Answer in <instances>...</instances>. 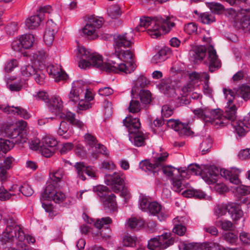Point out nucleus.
<instances>
[{
	"label": "nucleus",
	"mask_w": 250,
	"mask_h": 250,
	"mask_svg": "<svg viewBox=\"0 0 250 250\" xmlns=\"http://www.w3.org/2000/svg\"><path fill=\"white\" fill-rule=\"evenodd\" d=\"M133 33H125L115 36L114 47V53L108 60L104 63L102 56L91 53L83 46L78 45L76 50V56L79 59V66L86 69L91 66L108 72L130 73L134 71L136 65L134 62V54L130 49H126L131 44Z\"/></svg>",
	"instance_id": "nucleus-1"
},
{
	"label": "nucleus",
	"mask_w": 250,
	"mask_h": 250,
	"mask_svg": "<svg viewBox=\"0 0 250 250\" xmlns=\"http://www.w3.org/2000/svg\"><path fill=\"white\" fill-rule=\"evenodd\" d=\"M140 27L146 29L147 33L153 38H157L163 33H167L175 26L174 18L167 17L163 18L157 16L153 18L148 17H142L140 19Z\"/></svg>",
	"instance_id": "nucleus-2"
},
{
	"label": "nucleus",
	"mask_w": 250,
	"mask_h": 250,
	"mask_svg": "<svg viewBox=\"0 0 250 250\" xmlns=\"http://www.w3.org/2000/svg\"><path fill=\"white\" fill-rule=\"evenodd\" d=\"M70 102L78 103V108L85 110L91 107L90 102L93 100L92 93L87 91L84 82L82 80L74 81L68 94Z\"/></svg>",
	"instance_id": "nucleus-3"
},
{
	"label": "nucleus",
	"mask_w": 250,
	"mask_h": 250,
	"mask_svg": "<svg viewBox=\"0 0 250 250\" xmlns=\"http://www.w3.org/2000/svg\"><path fill=\"white\" fill-rule=\"evenodd\" d=\"M4 221L7 223L6 228L2 232L0 241L1 244L12 242L14 239L21 242L26 241L28 243H34L35 239L30 235L26 236L21 226L18 225L12 218H5Z\"/></svg>",
	"instance_id": "nucleus-4"
},
{
	"label": "nucleus",
	"mask_w": 250,
	"mask_h": 250,
	"mask_svg": "<svg viewBox=\"0 0 250 250\" xmlns=\"http://www.w3.org/2000/svg\"><path fill=\"white\" fill-rule=\"evenodd\" d=\"M49 109L54 113L56 117L60 118H64L72 125L81 129H83L85 125L81 121L75 118V114L70 111H66L65 113H62L63 103L61 98L57 95L52 97L49 99L47 104Z\"/></svg>",
	"instance_id": "nucleus-5"
},
{
	"label": "nucleus",
	"mask_w": 250,
	"mask_h": 250,
	"mask_svg": "<svg viewBox=\"0 0 250 250\" xmlns=\"http://www.w3.org/2000/svg\"><path fill=\"white\" fill-rule=\"evenodd\" d=\"M123 123L128 129V137L130 142L137 147L144 146L147 138L146 134L139 130L141 126L139 119L129 116L123 120Z\"/></svg>",
	"instance_id": "nucleus-6"
},
{
	"label": "nucleus",
	"mask_w": 250,
	"mask_h": 250,
	"mask_svg": "<svg viewBox=\"0 0 250 250\" xmlns=\"http://www.w3.org/2000/svg\"><path fill=\"white\" fill-rule=\"evenodd\" d=\"M226 15L232 22L239 23L242 30L250 32V10L237 8L228 9Z\"/></svg>",
	"instance_id": "nucleus-7"
},
{
	"label": "nucleus",
	"mask_w": 250,
	"mask_h": 250,
	"mask_svg": "<svg viewBox=\"0 0 250 250\" xmlns=\"http://www.w3.org/2000/svg\"><path fill=\"white\" fill-rule=\"evenodd\" d=\"M188 172H190L194 175H200L203 179L208 184H212L215 181L218 176V168L213 166H199L197 164H191L187 169Z\"/></svg>",
	"instance_id": "nucleus-8"
},
{
	"label": "nucleus",
	"mask_w": 250,
	"mask_h": 250,
	"mask_svg": "<svg viewBox=\"0 0 250 250\" xmlns=\"http://www.w3.org/2000/svg\"><path fill=\"white\" fill-rule=\"evenodd\" d=\"M0 135L12 139L11 143L23 144L26 142V135L20 131L18 125L15 124H7L0 125Z\"/></svg>",
	"instance_id": "nucleus-9"
},
{
	"label": "nucleus",
	"mask_w": 250,
	"mask_h": 250,
	"mask_svg": "<svg viewBox=\"0 0 250 250\" xmlns=\"http://www.w3.org/2000/svg\"><path fill=\"white\" fill-rule=\"evenodd\" d=\"M103 23V19L102 17L89 16L85 25L82 29L83 36L90 40L97 39L99 36V30Z\"/></svg>",
	"instance_id": "nucleus-10"
},
{
	"label": "nucleus",
	"mask_w": 250,
	"mask_h": 250,
	"mask_svg": "<svg viewBox=\"0 0 250 250\" xmlns=\"http://www.w3.org/2000/svg\"><path fill=\"white\" fill-rule=\"evenodd\" d=\"M168 156V154L166 151H162L160 149V152L156 153L154 156L153 163L150 162L149 160H145L140 163V167L144 171H149L153 173L155 175L156 169L163 166L164 163L166 161Z\"/></svg>",
	"instance_id": "nucleus-11"
},
{
	"label": "nucleus",
	"mask_w": 250,
	"mask_h": 250,
	"mask_svg": "<svg viewBox=\"0 0 250 250\" xmlns=\"http://www.w3.org/2000/svg\"><path fill=\"white\" fill-rule=\"evenodd\" d=\"M93 189L97 192L104 207L110 210H114L116 208V196L112 193L109 194L108 189L106 187L100 185L94 188Z\"/></svg>",
	"instance_id": "nucleus-12"
},
{
	"label": "nucleus",
	"mask_w": 250,
	"mask_h": 250,
	"mask_svg": "<svg viewBox=\"0 0 250 250\" xmlns=\"http://www.w3.org/2000/svg\"><path fill=\"white\" fill-rule=\"evenodd\" d=\"M125 176L124 173L119 171L115 172L113 174L106 175L105 176V183L111 188L115 193L119 192L123 185H124Z\"/></svg>",
	"instance_id": "nucleus-13"
},
{
	"label": "nucleus",
	"mask_w": 250,
	"mask_h": 250,
	"mask_svg": "<svg viewBox=\"0 0 250 250\" xmlns=\"http://www.w3.org/2000/svg\"><path fill=\"white\" fill-rule=\"evenodd\" d=\"M74 167L77 173V177L83 181L86 180L84 173L91 178L96 179L97 178L96 167L87 166L83 162H77L75 164Z\"/></svg>",
	"instance_id": "nucleus-14"
},
{
	"label": "nucleus",
	"mask_w": 250,
	"mask_h": 250,
	"mask_svg": "<svg viewBox=\"0 0 250 250\" xmlns=\"http://www.w3.org/2000/svg\"><path fill=\"white\" fill-rule=\"evenodd\" d=\"M53 200L55 203H60L65 199V194L61 191H57L52 185H48L42 193L41 200Z\"/></svg>",
	"instance_id": "nucleus-15"
},
{
	"label": "nucleus",
	"mask_w": 250,
	"mask_h": 250,
	"mask_svg": "<svg viewBox=\"0 0 250 250\" xmlns=\"http://www.w3.org/2000/svg\"><path fill=\"white\" fill-rule=\"evenodd\" d=\"M219 171L218 176H217L216 180L212 184H214L217 181L219 177L220 176L224 177L226 180H229L231 183L237 185L240 183V180L238 179V175L241 172L239 169L236 168H232L230 170L226 169H221Z\"/></svg>",
	"instance_id": "nucleus-16"
},
{
	"label": "nucleus",
	"mask_w": 250,
	"mask_h": 250,
	"mask_svg": "<svg viewBox=\"0 0 250 250\" xmlns=\"http://www.w3.org/2000/svg\"><path fill=\"white\" fill-rule=\"evenodd\" d=\"M146 212L151 215L157 216L160 221L166 220L169 216L168 211L155 201L151 202Z\"/></svg>",
	"instance_id": "nucleus-17"
},
{
	"label": "nucleus",
	"mask_w": 250,
	"mask_h": 250,
	"mask_svg": "<svg viewBox=\"0 0 250 250\" xmlns=\"http://www.w3.org/2000/svg\"><path fill=\"white\" fill-rule=\"evenodd\" d=\"M57 30V24L52 20H48L43 35V40L47 45H50L52 43Z\"/></svg>",
	"instance_id": "nucleus-18"
},
{
	"label": "nucleus",
	"mask_w": 250,
	"mask_h": 250,
	"mask_svg": "<svg viewBox=\"0 0 250 250\" xmlns=\"http://www.w3.org/2000/svg\"><path fill=\"white\" fill-rule=\"evenodd\" d=\"M0 110L11 115H19L25 119H28L31 117V115L27 110L21 106L0 105Z\"/></svg>",
	"instance_id": "nucleus-19"
},
{
	"label": "nucleus",
	"mask_w": 250,
	"mask_h": 250,
	"mask_svg": "<svg viewBox=\"0 0 250 250\" xmlns=\"http://www.w3.org/2000/svg\"><path fill=\"white\" fill-rule=\"evenodd\" d=\"M46 71L56 82L65 80L67 78V75L62 70L59 65L49 64L46 67Z\"/></svg>",
	"instance_id": "nucleus-20"
},
{
	"label": "nucleus",
	"mask_w": 250,
	"mask_h": 250,
	"mask_svg": "<svg viewBox=\"0 0 250 250\" xmlns=\"http://www.w3.org/2000/svg\"><path fill=\"white\" fill-rule=\"evenodd\" d=\"M208 69L210 72H212L216 68L220 67L221 63L216 54V50L212 46L210 45L208 48Z\"/></svg>",
	"instance_id": "nucleus-21"
},
{
	"label": "nucleus",
	"mask_w": 250,
	"mask_h": 250,
	"mask_svg": "<svg viewBox=\"0 0 250 250\" xmlns=\"http://www.w3.org/2000/svg\"><path fill=\"white\" fill-rule=\"evenodd\" d=\"M112 222V220L109 217L102 218L101 219H97L94 223V225L95 229H97L95 230L94 229L92 230V233L93 236L101 237L103 238H106V235L104 234L101 229L104 225H106L110 224Z\"/></svg>",
	"instance_id": "nucleus-22"
},
{
	"label": "nucleus",
	"mask_w": 250,
	"mask_h": 250,
	"mask_svg": "<svg viewBox=\"0 0 250 250\" xmlns=\"http://www.w3.org/2000/svg\"><path fill=\"white\" fill-rule=\"evenodd\" d=\"M20 192L18 185H13L8 190L3 187L0 188V200L5 201L10 199L12 197H17Z\"/></svg>",
	"instance_id": "nucleus-23"
},
{
	"label": "nucleus",
	"mask_w": 250,
	"mask_h": 250,
	"mask_svg": "<svg viewBox=\"0 0 250 250\" xmlns=\"http://www.w3.org/2000/svg\"><path fill=\"white\" fill-rule=\"evenodd\" d=\"M234 99L232 100V104H234L237 98H241L245 101L250 99V86L249 85H242L237 90L234 91Z\"/></svg>",
	"instance_id": "nucleus-24"
},
{
	"label": "nucleus",
	"mask_w": 250,
	"mask_h": 250,
	"mask_svg": "<svg viewBox=\"0 0 250 250\" xmlns=\"http://www.w3.org/2000/svg\"><path fill=\"white\" fill-rule=\"evenodd\" d=\"M156 172L155 174H159V173H162L165 174L166 176L168 177L172 176L173 175L179 174L181 177H183V174L185 173V171H180L179 169H176L175 168L171 166H161L156 169Z\"/></svg>",
	"instance_id": "nucleus-25"
},
{
	"label": "nucleus",
	"mask_w": 250,
	"mask_h": 250,
	"mask_svg": "<svg viewBox=\"0 0 250 250\" xmlns=\"http://www.w3.org/2000/svg\"><path fill=\"white\" fill-rule=\"evenodd\" d=\"M228 212L230 215L231 218L234 220H237L241 218L243 214L241 207L235 203L229 204Z\"/></svg>",
	"instance_id": "nucleus-26"
},
{
	"label": "nucleus",
	"mask_w": 250,
	"mask_h": 250,
	"mask_svg": "<svg viewBox=\"0 0 250 250\" xmlns=\"http://www.w3.org/2000/svg\"><path fill=\"white\" fill-rule=\"evenodd\" d=\"M43 20L42 15H37L32 16L27 19L25 21L26 26L30 29H34L37 28L41 23V22Z\"/></svg>",
	"instance_id": "nucleus-27"
},
{
	"label": "nucleus",
	"mask_w": 250,
	"mask_h": 250,
	"mask_svg": "<svg viewBox=\"0 0 250 250\" xmlns=\"http://www.w3.org/2000/svg\"><path fill=\"white\" fill-rule=\"evenodd\" d=\"M16 78L14 76L5 78L7 87L11 91H19L21 89L23 86V82L21 80H18L16 82H12Z\"/></svg>",
	"instance_id": "nucleus-28"
},
{
	"label": "nucleus",
	"mask_w": 250,
	"mask_h": 250,
	"mask_svg": "<svg viewBox=\"0 0 250 250\" xmlns=\"http://www.w3.org/2000/svg\"><path fill=\"white\" fill-rule=\"evenodd\" d=\"M58 135L65 139H69L73 134V131L69 129V125L65 121L60 123V127L58 130Z\"/></svg>",
	"instance_id": "nucleus-29"
},
{
	"label": "nucleus",
	"mask_w": 250,
	"mask_h": 250,
	"mask_svg": "<svg viewBox=\"0 0 250 250\" xmlns=\"http://www.w3.org/2000/svg\"><path fill=\"white\" fill-rule=\"evenodd\" d=\"M169 50L167 48H162L160 50L151 58V62L153 63H158L165 61L168 57Z\"/></svg>",
	"instance_id": "nucleus-30"
},
{
	"label": "nucleus",
	"mask_w": 250,
	"mask_h": 250,
	"mask_svg": "<svg viewBox=\"0 0 250 250\" xmlns=\"http://www.w3.org/2000/svg\"><path fill=\"white\" fill-rule=\"evenodd\" d=\"M171 235L172 234L170 232H165L158 236L163 249H167L174 243L175 239Z\"/></svg>",
	"instance_id": "nucleus-31"
},
{
	"label": "nucleus",
	"mask_w": 250,
	"mask_h": 250,
	"mask_svg": "<svg viewBox=\"0 0 250 250\" xmlns=\"http://www.w3.org/2000/svg\"><path fill=\"white\" fill-rule=\"evenodd\" d=\"M148 249L150 250H164L163 249V247L162 245L161 242L160 241H159V238L158 236L151 238L148 241V244H147ZM137 250H147V249H146L145 247H139Z\"/></svg>",
	"instance_id": "nucleus-32"
},
{
	"label": "nucleus",
	"mask_w": 250,
	"mask_h": 250,
	"mask_svg": "<svg viewBox=\"0 0 250 250\" xmlns=\"http://www.w3.org/2000/svg\"><path fill=\"white\" fill-rule=\"evenodd\" d=\"M20 39L22 42L23 48L24 49H28L31 47L35 41L34 36L30 34L22 35Z\"/></svg>",
	"instance_id": "nucleus-33"
},
{
	"label": "nucleus",
	"mask_w": 250,
	"mask_h": 250,
	"mask_svg": "<svg viewBox=\"0 0 250 250\" xmlns=\"http://www.w3.org/2000/svg\"><path fill=\"white\" fill-rule=\"evenodd\" d=\"M207 50V48L204 45L196 46L192 54L194 60L197 62L202 60L205 56L206 52Z\"/></svg>",
	"instance_id": "nucleus-34"
},
{
	"label": "nucleus",
	"mask_w": 250,
	"mask_h": 250,
	"mask_svg": "<svg viewBox=\"0 0 250 250\" xmlns=\"http://www.w3.org/2000/svg\"><path fill=\"white\" fill-rule=\"evenodd\" d=\"M171 184L173 190L177 192H180L186 188L184 181L180 177H173L172 179Z\"/></svg>",
	"instance_id": "nucleus-35"
},
{
	"label": "nucleus",
	"mask_w": 250,
	"mask_h": 250,
	"mask_svg": "<svg viewBox=\"0 0 250 250\" xmlns=\"http://www.w3.org/2000/svg\"><path fill=\"white\" fill-rule=\"evenodd\" d=\"M212 146V140L209 135H206L200 146V149L202 154H206Z\"/></svg>",
	"instance_id": "nucleus-36"
},
{
	"label": "nucleus",
	"mask_w": 250,
	"mask_h": 250,
	"mask_svg": "<svg viewBox=\"0 0 250 250\" xmlns=\"http://www.w3.org/2000/svg\"><path fill=\"white\" fill-rule=\"evenodd\" d=\"M47 57V55L46 52L43 49L38 50L33 55V58L35 61L34 62H38L39 65L40 66L43 64Z\"/></svg>",
	"instance_id": "nucleus-37"
},
{
	"label": "nucleus",
	"mask_w": 250,
	"mask_h": 250,
	"mask_svg": "<svg viewBox=\"0 0 250 250\" xmlns=\"http://www.w3.org/2000/svg\"><path fill=\"white\" fill-rule=\"evenodd\" d=\"M37 69L31 65H25L22 66L21 69V74L25 78L33 76Z\"/></svg>",
	"instance_id": "nucleus-38"
},
{
	"label": "nucleus",
	"mask_w": 250,
	"mask_h": 250,
	"mask_svg": "<svg viewBox=\"0 0 250 250\" xmlns=\"http://www.w3.org/2000/svg\"><path fill=\"white\" fill-rule=\"evenodd\" d=\"M151 203V202H150V198L144 195L140 196L139 199L140 208L143 211H147Z\"/></svg>",
	"instance_id": "nucleus-39"
},
{
	"label": "nucleus",
	"mask_w": 250,
	"mask_h": 250,
	"mask_svg": "<svg viewBox=\"0 0 250 250\" xmlns=\"http://www.w3.org/2000/svg\"><path fill=\"white\" fill-rule=\"evenodd\" d=\"M228 208L229 204H221L217 205L214 208L215 215L218 217L225 215L228 212Z\"/></svg>",
	"instance_id": "nucleus-40"
},
{
	"label": "nucleus",
	"mask_w": 250,
	"mask_h": 250,
	"mask_svg": "<svg viewBox=\"0 0 250 250\" xmlns=\"http://www.w3.org/2000/svg\"><path fill=\"white\" fill-rule=\"evenodd\" d=\"M18 187H19L20 192L17 196L20 195L21 193H22L25 196H30L34 192L32 188L27 184H24L21 186L18 185Z\"/></svg>",
	"instance_id": "nucleus-41"
},
{
	"label": "nucleus",
	"mask_w": 250,
	"mask_h": 250,
	"mask_svg": "<svg viewBox=\"0 0 250 250\" xmlns=\"http://www.w3.org/2000/svg\"><path fill=\"white\" fill-rule=\"evenodd\" d=\"M140 98L143 104H149L151 101V94L149 91L146 90H141Z\"/></svg>",
	"instance_id": "nucleus-42"
},
{
	"label": "nucleus",
	"mask_w": 250,
	"mask_h": 250,
	"mask_svg": "<svg viewBox=\"0 0 250 250\" xmlns=\"http://www.w3.org/2000/svg\"><path fill=\"white\" fill-rule=\"evenodd\" d=\"M109 16L112 19H116L121 15L120 8L118 5H113L107 9Z\"/></svg>",
	"instance_id": "nucleus-43"
},
{
	"label": "nucleus",
	"mask_w": 250,
	"mask_h": 250,
	"mask_svg": "<svg viewBox=\"0 0 250 250\" xmlns=\"http://www.w3.org/2000/svg\"><path fill=\"white\" fill-rule=\"evenodd\" d=\"M84 140L86 144L91 147H95V146L98 144L96 137L89 133H87L84 135Z\"/></svg>",
	"instance_id": "nucleus-44"
},
{
	"label": "nucleus",
	"mask_w": 250,
	"mask_h": 250,
	"mask_svg": "<svg viewBox=\"0 0 250 250\" xmlns=\"http://www.w3.org/2000/svg\"><path fill=\"white\" fill-rule=\"evenodd\" d=\"M200 20L203 23L209 24L215 21V17L212 13L205 12L201 14Z\"/></svg>",
	"instance_id": "nucleus-45"
},
{
	"label": "nucleus",
	"mask_w": 250,
	"mask_h": 250,
	"mask_svg": "<svg viewBox=\"0 0 250 250\" xmlns=\"http://www.w3.org/2000/svg\"><path fill=\"white\" fill-rule=\"evenodd\" d=\"M167 126L173 129L175 131L178 132L181 127H183V123L179 120H174L173 119L167 121Z\"/></svg>",
	"instance_id": "nucleus-46"
},
{
	"label": "nucleus",
	"mask_w": 250,
	"mask_h": 250,
	"mask_svg": "<svg viewBox=\"0 0 250 250\" xmlns=\"http://www.w3.org/2000/svg\"><path fill=\"white\" fill-rule=\"evenodd\" d=\"M206 4L211 12L214 13H220L223 10L224 8L222 5L217 2H207Z\"/></svg>",
	"instance_id": "nucleus-47"
},
{
	"label": "nucleus",
	"mask_w": 250,
	"mask_h": 250,
	"mask_svg": "<svg viewBox=\"0 0 250 250\" xmlns=\"http://www.w3.org/2000/svg\"><path fill=\"white\" fill-rule=\"evenodd\" d=\"M57 145V140L52 137H44L42 141L41 145L44 146H45L55 148Z\"/></svg>",
	"instance_id": "nucleus-48"
},
{
	"label": "nucleus",
	"mask_w": 250,
	"mask_h": 250,
	"mask_svg": "<svg viewBox=\"0 0 250 250\" xmlns=\"http://www.w3.org/2000/svg\"><path fill=\"white\" fill-rule=\"evenodd\" d=\"M143 225L144 223L143 221L138 220L136 218H131L127 221V226L131 229H138L143 226Z\"/></svg>",
	"instance_id": "nucleus-49"
},
{
	"label": "nucleus",
	"mask_w": 250,
	"mask_h": 250,
	"mask_svg": "<svg viewBox=\"0 0 250 250\" xmlns=\"http://www.w3.org/2000/svg\"><path fill=\"white\" fill-rule=\"evenodd\" d=\"M136 238L132 236L126 234L123 239V244L126 247H133L135 245Z\"/></svg>",
	"instance_id": "nucleus-50"
},
{
	"label": "nucleus",
	"mask_w": 250,
	"mask_h": 250,
	"mask_svg": "<svg viewBox=\"0 0 250 250\" xmlns=\"http://www.w3.org/2000/svg\"><path fill=\"white\" fill-rule=\"evenodd\" d=\"M33 77L39 84L42 85L44 83L45 76L40 69H37Z\"/></svg>",
	"instance_id": "nucleus-51"
},
{
	"label": "nucleus",
	"mask_w": 250,
	"mask_h": 250,
	"mask_svg": "<svg viewBox=\"0 0 250 250\" xmlns=\"http://www.w3.org/2000/svg\"><path fill=\"white\" fill-rule=\"evenodd\" d=\"M141 110V104L137 100H132L130 102L129 111L131 113H137Z\"/></svg>",
	"instance_id": "nucleus-52"
},
{
	"label": "nucleus",
	"mask_w": 250,
	"mask_h": 250,
	"mask_svg": "<svg viewBox=\"0 0 250 250\" xmlns=\"http://www.w3.org/2000/svg\"><path fill=\"white\" fill-rule=\"evenodd\" d=\"M64 175V171L62 168L53 172L52 174V179L54 182L57 183L60 182L62 180Z\"/></svg>",
	"instance_id": "nucleus-53"
},
{
	"label": "nucleus",
	"mask_w": 250,
	"mask_h": 250,
	"mask_svg": "<svg viewBox=\"0 0 250 250\" xmlns=\"http://www.w3.org/2000/svg\"><path fill=\"white\" fill-rule=\"evenodd\" d=\"M34 97L36 98V99L38 100H42L46 104L48 103L49 101V95L47 92L45 91H39L37 93H35L33 95Z\"/></svg>",
	"instance_id": "nucleus-54"
},
{
	"label": "nucleus",
	"mask_w": 250,
	"mask_h": 250,
	"mask_svg": "<svg viewBox=\"0 0 250 250\" xmlns=\"http://www.w3.org/2000/svg\"><path fill=\"white\" fill-rule=\"evenodd\" d=\"M55 148L49 147L41 145L40 151L42 154L45 157L51 156L55 151Z\"/></svg>",
	"instance_id": "nucleus-55"
},
{
	"label": "nucleus",
	"mask_w": 250,
	"mask_h": 250,
	"mask_svg": "<svg viewBox=\"0 0 250 250\" xmlns=\"http://www.w3.org/2000/svg\"><path fill=\"white\" fill-rule=\"evenodd\" d=\"M104 116L105 118L110 117L112 114V104L109 101H105L104 104Z\"/></svg>",
	"instance_id": "nucleus-56"
},
{
	"label": "nucleus",
	"mask_w": 250,
	"mask_h": 250,
	"mask_svg": "<svg viewBox=\"0 0 250 250\" xmlns=\"http://www.w3.org/2000/svg\"><path fill=\"white\" fill-rule=\"evenodd\" d=\"M234 189L235 190V192L240 195H245L250 193V187L240 185L235 187Z\"/></svg>",
	"instance_id": "nucleus-57"
},
{
	"label": "nucleus",
	"mask_w": 250,
	"mask_h": 250,
	"mask_svg": "<svg viewBox=\"0 0 250 250\" xmlns=\"http://www.w3.org/2000/svg\"><path fill=\"white\" fill-rule=\"evenodd\" d=\"M18 65V62L17 60L12 59L8 62L5 66L4 70L6 72H11Z\"/></svg>",
	"instance_id": "nucleus-58"
},
{
	"label": "nucleus",
	"mask_w": 250,
	"mask_h": 250,
	"mask_svg": "<svg viewBox=\"0 0 250 250\" xmlns=\"http://www.w3.org/2000/svg\"><path fill=\"white\" fill-rule=\"evenodd\" d=\"M225 240L228 243L233 245L237 241V236L232 232H227L224 235Z\"/></svg>",
	"instance_id": "nucleus-59"
},
{
	"label": "nucleus",
	"mask_w": 250,
	"mask_h": 250,
	"mask_svg": "<svg viewBox=\"0 0 250 250\" xmlns=\"http://www.w3.org/2000/svg\"><path fill=\"white\" fill-rule=\"evenodd\" d=\"M184 30L188 34H192L196 32L197 30V25L195 23H189L185 26Z\"/></svg>",
	"instance_id": "nucleus-60"
},
{
	"label": "nucleus",
	"mask_w": 250,
	"mask_h": 250,
	"mask_svg": "<svg viewBox=\"0 0 250 250\" xmlns=\"http://www.w3.org/2000/svg\"><path fill=\"white\" fill-rule=\"evenodd\" d=\"M173 232L179 236H183L186 232L187 229L185 226L180 224L175 225L173 229Z\"/></svg>",
	"instance_id": "nucleus-61"
},
{
	"label": "nucleus",
	"mask_w": 250,
	"mask_h": 250,
	"mask_svg": "<svg viewBox=\"0 0 250 250\" xmlns=\"http://www.w3.org/2000/svg\"><path fill=\"white\" fill-rule=\"evenodd\" d=\"M162 115L163 117L168 118L173 113V109L167 105H164L162 107Z\"/></svg>",
	"instance_id": "nucleus-62"
},
{
	"label": "nucleus",
	"mask_w": 250,
	"mask_h": 250,
	"mask_svg": "<svg viewBox=\"0 0 250 250\" xmlns=\"http://www.w3.org/2000/svg\"><path fill=\"white\" fill-rule=\"evenodd\" d=\"M218 224L221 226L223 230H231L233 227L232 222L229 220H219Z\"/></svg>",
	"instance_id": "nucleus-63"
},
{
	"label": "nucleus",
	"mask_w": 250,
	"mask_h": 250,
	"mask_svg": "<svg viewBox=\"0 0 250 250\" xmlns=\"http://www.w3.org/2000/svg\"><path fill=\"white\" fill-rule=\"evenodd\" d=\"M190 83L195 84L199 81H201V74L196 72H192L189 74Z\"/></svg>",
	"instance_id": "nucleus-64"
}]
</instances>
